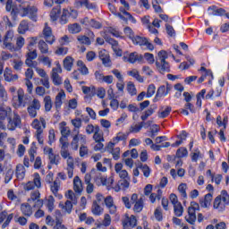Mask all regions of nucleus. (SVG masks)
I'll return each instance as SVG.
<instances>
[{
    "mask_svg": "<svg viewBox=\"0 0 229 229\" xmlns=\"http://www.w3.org/2000/svg\"><path fill=\"white\" fill-rule=\"evenodd\" d=\"M158 60L156 61V67L160 74H165V72H171V66L166 62L169 58L165 50H161L157 54Z\"/></svg>",
    "mask_w": 229,
    "mask_h": 229,
    "instance_id": "1",
    "label": "nucleus"
},
{
    "mask_svg": "<svg viewBox=\"0 0 229 229\" xmlns=\"http://www.w3.org/2000/svg\"><path fill=\"white\" fill-rule=\"evenodd\" d=\"M31 127L36 130L35 137L38 144L44 145V130H46V119L44 117H39L38 119H34L31 123Z\"/></svg>",
    "mask_w": 229,
    "mask_h": 229,
    "instance_id": "2",
    "label": "nucleus"
},
{
    "mask_svg": "<svg viewBox=\"0 0 229 229\" xmlns=\"http://www.w3.org/2000/svg\"><path fill=\"white\" fill-rule=\"evenodd\" d=\"M227 205H229L228 191L223 190L221 194L215 199L213 207L218 210V212H224V210L226 209Z\"/></svg>",
    "mask_w": 229,
    "mask_h": 229,
    "instance_id": "3",
    "label": "nucleus"
},
{
    "mask_svg": "<svg viewBox=\"0 0 229 229\" xmlns=\"http://www.w3.org/2000/svg\"><path fill=\"white\" fill-rule=\"evenodd\" d=\"M61 157L64 159L67 158V174L68 178H72L74 175V158L71 157V153H69V149H63L60 151Z\"/></svg>",
    "mask_w": 229,
    "mask_h": 229,
    "instance_id": "4",
    "label": "nucleus"
},
{
    "mask_svg": "<svg viewBox=\"0 0 229 229\" xmlns=\"http://www.w3.org/2000/svg\"><path fill=\"white\" fill-rule=\"evenodd\" d=\"M13 105L16 106H26V103H28V97L24 94V89L20 88L17 90V95L13 98Z\"/></svg>",
    "mask_w": 229,
    "mask_h": 229,
    "instance_id": "5",
    "label": "nucleus"
},
{
    "mask_svg": "<svg viewBox=\"0 0 229 229\" xmlns=\"http://www.w3.org/2000/svg\"><path fill=\"white\" fill-rule=\"evenodd\" d=\"M196 210H199V204L194 201L191 202V207L188 208V217H186V221L190 225L196 223Z\"/></svg>",
    "mask_w": 229,
    "mask_h": 229,
    "instance_id": "6",
    "label": "nucleus"
},
{
    "mask_svg": "<svg viewBox=\"0 0 229 229\" xmlns=\"http://www.w3.org/2000/svg\"><path fill=\"white\" fill-rule=\"evenodd\" d=\"M74 6L78 10L86 8V10H97L98 4L90 2V0H74Z\"/></svg>",
    "mask_w": 229,
    "mask_h": 229,
    "instance_id": "7",
    "label": "nucleus"
},
{
    "mask_svg": "<svg viewBox=\"0 0 229 229\" xmlns=\"http://www.w3.org/2000/svg\"><path fill=\"white\" fill-rule=\"evenodd\" d=\"M56 67L52 69V80L54 85H62L63 81L62 77L59 74H62V65L59 62L55 63Z\"/></svg>",
    "mask_w": 229,
    "mask_h": 229,
    "instance_id": "8",
    "label": "nucleus"
},
{
    "mask_svg": "<svg viewBox=\"0 0 229 229\" xmlns=\"http://www.w3.org/2000/svg\"><path fill=\"white\" fill-rule=\"evenodd\" d=\"M21 116L17 113H14L13 118L10 116L8 117L7 128L11 131H15L16 128H21Z\"/></svg>",
    "mask_w": 229,
    "mask_h": 229,
    "instance_id": "9",
    "label": "nucleus"
},
{
    "mask_svg": "<svg viewBox=\"0 0 229 229\" xmlns=\"http://www.w3.org/2000/svg\"><path fill=\"white\" fill-rule=\"evenodd\" d=\"M12 115V107L10 106H0V128L4 130L6 125H4V121H6V117H10Z\"/></svg>",
    "mask_w": 229,
    "mask_h": 229,
    "instance_id": "10",
    "label": "nucleus"
},
{
    "mask_svg": "<svg viewBox=\"0 0 229 229\" xmlns=\"http://www.w3.org/2000/svg\"><path fill=\"white\" fill-rule=\"evenodd\" d=\"M122 225L123 226V229L135 228V226H137V217L133 215H131V216L126 215L122 221Z\"/></svg>",
    "mask_w": 229,
    "mask_h": 229,
    "instance_id": "11",
    "label": "nucleus"
},
{
    "mask_svg": "<svg viewBox=\"0 0 229 229\" xmlns=\"http://www.w3.org/2000/svg\"><path fill=\"white\" fill-rule=\"evenodd\" d=\"M43 37L46 39V42H47V44H55V38L53 35V30H51V27L47 26V23L45 24V28L43 30Z\"/></svg>",
    "mask_w": 229,
    "mask_h": 229,
    "instance_id": "12",
    "label": "nucleus"
},
{
    "mask_svg": "<svg viewBox=\"0 0 229 229\" xmlns=\"http://www.w3.org/2000/svg\"><path fill=\"white\" fill-rule=\"evenodd\" d=\"M98 56L103 65H105V67L112 66V61L110 60V55H108V52H106V50H101L98 53Z\"/></svg>",
    "mask_w": 229,
    "mask_h": 229,
    "instance_id": "13",
    "label": "nucleus"
},
{
    "mask_svg": "<svg viewBox=\"0 0 229 229\" xmlns=\"http://www.w3.org/2000/svg\"><path fill=\"white\" fill-rule=\"evenodd\" d=\"M13 38V31L8 30L4 36V46L7 47V49H10V51H13V44H12V39Z\"/></svg>",
    "mask_w": 229,
    "mask_h": 229,
    "instance_id": "14",
    "label": "nucleus"
},
{
    "mask_svg": "<svg viewBox=\"0 0 229 229\" xmlns=\"http://www.w3.org/2000/svg\"><path fill=\"white\" fill-rule=\"evenodd\" d=\"M4 78L5 81L10 83L12 81H17V80H19V75L13 74L12 69L6 67L4 72Z\"/></svg>",
    "mask_w": 229,
    "mask_h": 229,
    "instance_id": "15",
    "label": "nucleus"
},
{
    "mask_svg": "<svg viewBox=\"0 0 229 229\" xmlns=\"http://www.w3.org/2000/svg\"><path fill=\"white\" fill-rule=\"evenodd\" d=\"M23 12L24 13L29 15L31 21H37V13L38 12V8H37L36 6H27L23 8Z\"/></svg>",
    "mask_w": 229,
    "mask_h": 229,
    "instance_id": "16",
    "label": "nucleus"
},
{
    "mask_svg": "<svg viewBox=\"0 0 229 229\" xmlns=\"http://www.w3.org/2000/svg\"><path fill=\"white\" fill-rule=\"evenodd\" d=\"M128 61L129 64H135V62L142 64V62H144V55H139L137 52H132L129 55Z\"/></svg>",
    "mask_w": 229,
    "mask_h": 229,
    "instance_id": "17",
    "label": "nucleus"
},
{
    "mask_svg": "<svg viewBox=\"0 0 229 229\" xmlns=\"http://www.w3.org/2000/svg\"><path fill=\"white\" fill-rule=\"evenodd\" d=\"M212 193H208L205 195L204 199H199V205L202 208H208L212 203Z\"/></svg>",
    "mask_w": 229,
    "mask_h": 229,
    "instance_id": "18",
    "label": "nucleus"
},
{
    "mask_svg": "<svg viewBox=\"0 0 229 229\" xmlns=\"http://www.w3.org/2000/svg\"><path fill=\"white\" fill-rule=\"evenodd\" d=\"M64 98H65V92H64V91H60L55 97V110L57 112H58V110H60V108H62V105L64 104V102L62 100Z\"/></svg>",
    "mask_w": 229,
    "mask_h": 229,
    "instance_id": "19",
    "label": "nucleus"
},
{
    "mask_svg": "<svg viewBox=\"0 0 229 229\" xmlns=\"http://www.w3.org/2000/svg\"><path fill=\"white\" fill-rule=\"evenodd\" d=\"M60 13H62V6L57 5L54 7L50 12V19L52 22H56L58 21V17H60Z\"/></svg>",
    "mask_w": 229,
    "mask_h": 229,
    "instance_id": "20",
    "label": "nucleus"
},
{
    "mask_svg": "<svg viewBox=\"0 0 229 229\" xmlns=\"http://www.w3.org/2000/svg\"><path fill=\"white\" fill-rule=\"evenodd\" d=\"M208 12H210V15H214V16H222L225 15V13H226V11L223 8H217V6L216 5H212L210 7H208Z\"/></svg>",
    "mask_w": 229,
    "mask_h": 229,
    "instance_id": "21",
    "label": "nucleus"
},
{
    "mask_svg": "<svg viewBox=\"0 0 229 229\" xmlns=\"http://www.w3.org/2000/svg\"><path fill=\"white\" fill-rule=\"evenodd\" d=\"M129 135L130 133H124L123 131H120L116 134L114 138H113V142H114V144H119V142H126V140H128Z\"/></svg>",
    "mask_w": 229,
    "mask_h": 229,
    "instance_id": "22",
    "label": "nucleus"
},
{
    "mask_svg": "<svg viewBox=\"0 0 229 229\" xmlns=\"http://www.w3.org/2000/svg\"><path fill=\"white\" fill-rule=\"evenodd\" d=\"M21 211L26 217H30L33 214V208L28 203H23L21 205Z\"/></svg>",
    "mask_w": 229,
    "mask_h": 229,
    "instance_id": "23",
    "label": "nucleus"
},
{
    "mask_svg": "<svg viewBox=\"0 0 229 229\" xmlns=\"http://www.w3.org/2000/svg\"><path fill=\"white\" fill-rule=\"evenodd\" d=\"M199 71L202 72L201 76L204 77V80L206 78H209L208 83H212V80H214V74L212 73V70H207L205 66H201Z\"/></svg>",
    "mask_w": 229,
    "mask_h": 229,
    "instance_id": "24",
    "label": "nucleus"
},
{
    "mask_svg": "<svg viewBox=\"0 0 229 229\" xmlns=\"http://www.w3.org/2000/svg\"><path fill=\"white\" fill-rule=\"evenodd\" d=\"M69 17H71V13L67 9H63L61 17L59 18V23L62 25L67 24L69 22Z\"/></svg>",
    "mask_w": 229,
    "mask_h": 229,
    "instance_id": "25",
    "label": "nucleus"
},
{
    "mask_svg": "<svg viewBox=\"0 0 229 229\" xmlns=\"http://www.w3.org/2000/svg\"><path fill=\"white\" fill-rule=\"evenodd\" d=\"M16 176L18 180H24L26 176V168L22 165H17L16 166Z\"/></svg>",
    "mask_w": 229,
    "mask_h": 229,
    "instance_id": "26",
    "label": "nucleus"
},
{
    "mask_svg": "<svg viewBox=\"0 0 229 229\" xmlns=\"http://www.w3.org/2000/svg\"><path fill=\"white\" fill-rule=\"evenodd\" d=\"M30 30V25L28 23V21L23 20L20 22L18 27V33L21 35H24L28 30Z\"/></svg>",
    "mask_w": 229,
    "mask_h": 229,
    "instance_id": "27",
    "label": "nucleus"
},
{
    "mask_svg": "<svg viewBox=\"0 0 229 229\" xmlns=\"http://www.w3.org/2000/svg\"><path fill=\"white\" fill-rule=\"evenodd\" d=\"M38 47L41 55H47L49 53V46L42 39L38 41Z\"/></svg>",
    "mask_w": 229,
    "mask_h": 229,
    "instance_id": "28",
    "label": "nucleus"
},
{
    "mask_svg": "<svg viewBox=\"0 0 229 229\" xmlns=\"http://www.w3.org/2000/svg\"><path fill=\"white\" fill-rule=\"evenodd\" d=\"M73 190L76 192H81V191H83V184L81 183L80 176H75L73 179Z\"/></svg>",
    "mask_w": 229,
    "mask_h": 229,
    "instance_id": "29",
    "label": "nucleus"
},
{
    "mask_svg": "<svg viewBox=\"0 0 229 229\" xmlns=\"http://www.w3.org/2000/svg\"><path fill=\"white\" fill-rule=\"evenodd\" d=\"M130 187V178L122 179L118 182V188L115 189V192H119L121 189H128Z\"/></svg>",
    "mask_w": 229,
    "mask_h": 229,
    "instance_id": "30",
    "label": "nucleus"
},
{
    "mask_svg": "<svg viewBox=\"0 0 229 229\" xmlns=\"http://www.w3.org/2000/svg\"><path fill=\"white\" fill-rule=\"evenodd\" d=\"M91 210L94 216H101V214H103V208H101V204H98L96 201H93Z\"/></svg>",
    "mask_w": 229,
    "mask_h": 229,
    "instance_id": "31",
    "label": "nucleus"
},
{
    "mask_svg": "<svg viewBox=\"0 0 229 229\" xmlns=\"http://www.w3.org/2000/svg\"><path fill=\"white\" fill-rule=\"evenodd\" d=\"M5 10H6V12H10L11 15L13 17H15L17 15V12H15V9L13 8V0H7L6 1Z\"/></svg>",
    "mask_w": 229,
    "mask_h": 229,
    "instance_id": "32",
    "label": "nucleus"
},
{
    "mask_svg": "<svg viewBox=\"0 0 229 229\" xmlns=\"http://www.w3.org/2000/svg\"><path fill=\"white\" fill-rule=\"evenodd\" d=\"M144 208V199L140 198L136 203H134L133 210L137 214H140L141 210Z\"/></svg>",
    "mask_w": 229,
    "mask_h": 229,
    "instance_id": "33",
    "label": "nucleus"
},
{
    "mask_svg": "<svg viewBox=\"0 0 229 229\" xmlns=\"http://www.w3.org/2000/svg\"><path fill=\"white\" fill-rule=\"evenodd\" d=\"M82 92H83V94H87L90 98H94V96H96V87H94V86H91V87L83 86L82 87Z\"/></svg>",
    "mask_w": 229,
    "mask_h": 229,
    "instance_id": "34",
    "label": "nucleus"
},
{
    "mask_svg": "<svg viewBox=\"0 0 229 229\" xmlns=\"http://www.w3.org/2000/svg\"><path fill=\"white\" fill-rule=\"evenodd\" d=\"M146 40H148V38L140 36H134V38H131L132 44L135 46H144Z\"/></svg>",
    "mask_w": 229,
    "mask_h": 229,
    "instance_id": "35",
    "label": "nucleus"
},
{
    "mask_svg": "<svg viewBox=\"0 0 229 229\" xmlns=\"http://www.w3.org/2000/svg\"><path fill=\"white\" fill-rule=\"evenodd\" d=\"M138 169L142 171L143 176H145V178H149V175L151 174V168H149L148 165L140 164L138 165Z\"/></svg>",
    "mask_w": 229,
    "mask_h": 229,
    "instance_id": "36",
    "label": "nucleus"
},
{
    "mask_svg": "<svg viewBox=\"0 0 229 229\" xmlns=\"http://www.w3.org/2000/svg\"><path fill=\"white\" fill-rule=\"evenodd\" d=\"M74 62V59L71 56H66L64 60V67L66 71H72V64Z\"/></svg>",
    "mask_w": 229,
    "mask_h": 229,
    "instance_id": "37",
    "label": "nucleus"
},
{
    "mask_svg": "<svg viewBox=\"0 0 229 229\" xmlns=\"http://www.w3.org/2000/svg\"><path fill=\"white\" fill-rule=\"evenodd\" d=\"M46 207L49 212L55 210V198L53 195L48 196V198L46 199Z\"/></svg>",
    "mask_w": 229,
    "mask_h": 229,
    "instance_id": "38",
    "label": "nucleus"
},
{
    "mask_svg": "<svg viewBox=\"0 0 229 229\" xmlns=\"http://www.w3.org/2000/svg\"><path fill=\"white\" fill-rule=\"evenodd\" d=\"M99 127L96 125V131L94 132L93 140H95V142H105V138H103V135L99 133Z\"/></svg>",
    "mask_w": 229,
    "mask_h": 229,
    "instance_id": "39",
    "label": "nucleus"
},
{
    "mask_svg": "<svg viewBox=\"0 0 229 229\" xmlns=\"http://www.w3.org/2000/svg\"><path fill=\"white\" fill-rule=\"evenodd\" d=\"M128 75L131 76L132 78H135V80H137V81H140V83L144 82V78H142V76H140V74L139 73V71L135 69L128 72Z\"/></svg>",
    "mask_w": 229,
    "mask_h": 229,
    "instance_id": "40",
    "label": "nucleus"
},
{
    "mask_svg": "<svg viewBox=\"0 0 229 229\" xmlns=\"http://www.w3.org/2000/svg\"><path fill=\"white\" fill-rule=\"evenodd\" d=\"M68 31L72 34L80 33L81 31V26L79 23L70 24L68 26Z\"/></svg>",
    "mask_w": 229,
    "mask_h": 229,
    "instance_id": "41",
    "label": "nucleus"
},
{
    "mask_svg": "<svg viewBox=\"0 0 229 229\" xmlns=\"http://www.w3.org/2000/svg\"><path fill=\"white\" fill-rule=\"evenodd\" d=\"M77 40L80 44H83L84 46H90V44H92L90 38L83 35L78 36Z\"/></svg>",
    "mask_w": 229,
    "mask_h": 229,
    "instance_id": "42",
    "label": "nucleus"
},
{
    "mask_svg": "<svg viewBox=\"0 0 229 229\" xmlns=\"http://www.w3.org/2000/svg\"><path fill=\"white\" fill-rule=\"evenodd\" d=\"M175 157L177 158H183L185 157H189V151L187 150V148H180L177 149Z\"/></svg>",
    "mask_w": 229,
    "mask_h": 229,
    "instance_id": "43",
    "label": "nucleus"
},
{
    "mask_svg": "<svg viewBox=\"0 0 229 229\" xmlns=\"http://www.w3.org/2000/svg\"><path fill=\"white\" fill-rule=\"evenodd\" d=\"M174 212L176 217H182L183 216V206H182V202L174 206Z\"/></svg>",
    "mask_w": 229,
    "mask_h": 229,
    "instance_id": "44",
    "label": "nucleus"
},
{
    "mask_svg": "<svg viewBox=\"0 0 229 229\" xmlns=\"http://www.w3.org/2000/svg\"><path fill=\"white\" fill-rule=\"evenodd\" d=\"M45 103V112H51V108H53V101L51 100L50 96H46L44 98Z\"/></svg>",
    "mask_w": 229,
    "mask_h": 229,
    "instance_id": "45",
    "label": "nucleus"
},
{
    "mask_svg": "<svg viewBox=\"0 0 229 229\" xmlns=\"http://www.w3.org/2000/svg\"><path fill=\"white\" fill-rule=\"evenodd\" d=\"M77 65H78L79 71L81 74H83V75L89 74V68H87V66L85 65L83 61H78Z\"/></svg>",
    "mask_w": 229,
    "mask_h": 229,
    "instance_id": "46",
    "label": "nucleus"
},
{
    "mask_svg": "<svg viewBox=\"0 0 229 229\" xmlns=\"http://www.w3.org/2000/svg\"><path fill=\"white\" fill-rule=\"evenodd\" d=\"M144 128V123H140V124H134L130 127V133H139L140 130Z\"/></svg>",
    "mask_w": 229,
    "mask_h": 229,
    "instance_id": "47",
    "label": "nucleus"
},
{
    "mask_svg": "<svg viewBox=\"0 0 229 229\" xmlns=\"http://www.w3.org/2000/svg\"><path fill=\"white\" fill-rule=\"evenodd\" d=\"M162 198V190H157V193H151L149 196V200L151 203H155L157 199L160 200Z\"/></svg>",
    "mask_w": 229,
    "mask_h": 229,
    "instance_id": "48",
    "label": "nucleus"
},
{
    "mask_svg": "<svg viewBox=\"0 0 229 229\" xmlns=\"http://www.w3.org/2000/svg\"><path fill=\"white\" fill-rule=\"evenodd\" d=\"M32 183L38 189H40V187H42V182H41V179H40V174L38 173L34 174V179H33Z\"/></svg>",
    "mask_w": 229,
    "mask_h": 229,
    "instance_id": "49",
    "label": "nucleus"
},
{
    "mask_svg": "<svg viewBox=\"0 0 229 229\" xmlns=\"http://www.w3.org/2000/svg\"><path fill=\"white\" fill-rule=\"evenodd\" d=\"M39 62H42L43 64L47 65L48 68H51V65L53 64V60L49 58L48 56H41L38 58Z\"/></svg>",
    "mask_w": 229,
    "mask_h": 229,
    "instance_id": "50",
    "label": "nucleus"
},
{
    "mask_svg": "<svg viewBox=\"0 0 229 229\" xmlns=\"http://www.w3.org/2000/svg\"><path fill=\"white\" fill-rule=\"evenodd\" d=\"M167 96V92H165V86H160L156 94V99L158 98H165Z\"/></svg>",
    "mask_w": 229,
    "mask_h": 229,
    "instance_id": "51",
    "label": "nucleus"
},
{
    "mask_svg": "<svg viewBox=\"0 0 229 229\" xmlns=\"http://www.w3.org/2000/svg\"><path fill=\"white\" fill-rule=\"evenodd\" d=\"M127 90L131 96H135L137 94V89H135V84L133 82L129 81L127 84Z\"/></svg>",
    "mask_w": 229,
    "mask_h": 229,
    "instance_id": "52",
    "label": "nucleus"
},
{
    "mask_svg": "<svg viewBox=\"0 0 229 229\" xmlns=\"http://www.w3.org/2000/svg\"><path fill=\"white\" fill-rule=\"evenodd\" d=\"M13 64V67L14 71H18V72L22 71V65H24V63H22V61L14 59Z\"/></svg>",
    "mask_w": 229,
    "mask_h": 229,
    "instance_id": "53",
    "label": "nucleus"
},
{
    "mask_svg": "<svg viewBox=\"0 0 229 229\" xmlns=\"http://www.w3.org/2000/svg\"><path fill=\"white\" fill-rule=\"evenodd\" d=\"M178 191L181 193L182 198H187V184L186 183H181L178 186Z\"/></svg>",
    "mask_w": 229,
    "mask_h": 229,
    "instance_id": "54",
    "label": "nucleus"
},
{
    "mask_svg": "<svg viewBox=\"0 0 229 229\" xmlns=\"http://www.w3.org/2000/svg\"><path fill=\"white\" fill-rule=\"evenodd\" d=\"M143 58L150 65H153L155 64V55L153 54L145 53L143 55Z\"/></svg>",
    "mask_w": 229,
    "mask_h": 229,
    "instance_id": "55",
    "label": "nucleus"
},
{
    "mask_svg": "<svg viewBox=\"0 0 229 229\" xmlns=\"http://www.w3.org/2000/svg\"><path fill=\"white\" fill-rule=\"evenodd\" d=\"M48 158L50 160V164H52V165H58V164H60V156L59 155H55L54 153Z\"/></svg>",
    "mask_w": 229,
    "mask_h": 229,
    "instance_id": "56",
    "label": "nucleus"
},
{
    "mask_svg": "<svg viewBox=\"0 0 229 229\" xmlns=\"http://www.w3.org/2000/svg\"><path fill=\"white\" fill-rule=\"evenodd\" d=\"M66 198L69 199L68 201H71V203H72L73 205H76V203H78V199H76V195H74V192H72V191H68Z\"/></svg>",
    "mask_w": 229,
    "mask_h": 229,
    "instance_id": "57",
    "label": "nucleus"
},
{
    "mask_svg": "<svg viewBox=\"0 0 229 229\" xmlns=\"http://www.w3.org/2000/svg\"><path fill=\"white\" fill-rule=\"evenodd\" d=\"M61 135L62 139H68V137L71 135V130L69 127H61Z\"/></svg>",
    "mask_w": 229,
    "mask_h": 229,
    "instance_id": "58",
    "label": "nucleus"
},
{
    "mask_svg": "<svg viewBox=\"0 0 229 229\" xmlns=\"http://www.w3.org/2000/svg\"><path fill=\"white\" fill-rule=\"evenodd\" d=\"M62 208H64L67 214H71V212H72V202L66 200L65 204L62 205Z\"/></svg>",
    "mask_w": 229,
    "mask_h": 229,
    "instance_id": "59",
    "label": "nucleus"
},
{
    "mask_svg": "<svg viewBox=\"0 0 229 229\" xmlns=\"http://www.w3.org/2000/svg\"><path fill=\"white\" fill-rule=\"evenodd\" d=\"M79 142H80V140L78 136L74 135L71 142V146H72V148L74 149L75 151H78V148H80V145H78Z\"/></svg>",
    "mask_w": 229,
    "mask_h": 229,
    "instance_id": "60",
    "label": "nucleus"
},
{
    "mask_svg": "<svg viewBox=\"0 0 229 229\" xmlns=\"http://www.w3.org/2000/svg\"><path fill=\"white\" fill-rule=\"evenodd\" d=\"M165 30L169 37H176V31L174 30V28H173V26L165 24Z\"/></svg>",
    "mask_w": 229,
    "mask_h": 229,
    "instance_id": "61",
    "label": "nucleus"
},
{
    "mask_svg": "<svg viewBox=\"0 0 229 229\" xmlns=\"http://www.w3.org/2000/svg\"><path fill=\"white\" fill-rule=\"evenodd\" d=\"M59 189H60V182H58V181H55L53 182V185H51V191L53 194H55V196H57Z\"/></svg>",
    "mask_w": 229,
    "mask_h": 229,
    "instance_id": "62",
    "label": "nucleus"
},
{
    "mask_svg": "<svg viewBox=\"0 0 229 229\" xmlns=\"http://www.w3.org/2000/svg\"><path fill=\"white\" fill-rule=\"evenodd\" d=\"M68 138H60L59 142L61 144V150L68 149L69 148V141Z\"/></svg>",
    "mask_w": 229,
    "mask_h": 229,
    "instance_id": "63",
    "label": "nucleus"
},
{
    "mask_svg": "<svg viewBox=\"0 0 229 229\" xmlns=\"http://www.w3.org/2000/svg\"><path fill=\"white\" fill-rule=\"evenodd\" d=\"M155 90H157V88L154 84L148 85L147 90V98H152V96L155 94Z\"/></svg>",
    "mask_w": 229,
    "mask_h": 229,
    "instance_id": "64",
    "label": "nucleus"
}]
</instances>
